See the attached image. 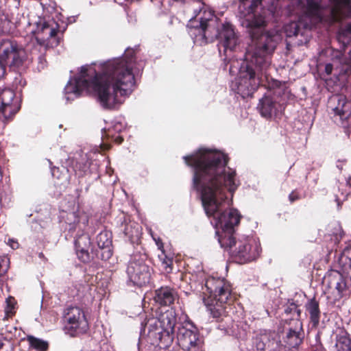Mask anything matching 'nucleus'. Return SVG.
Instances as JSON below:
<instances>
[{
    "mask_svg": "<svg viewBox=\"0 0 351 351\" xmlns=\"http://www.w3.org/2000/svg\"><path fill=\"white\" fill-rule=\"evenodd\" d=\"M186 165L193 169L192 189L200 194L202 204L206 216L213 217L216 228H221L223 237L233 236L234 227L239 226L241 215L230 208L237 188L236 171L226 167L228 157L218 151L202 148L194 154L183 156Z\"/></svg>",
    "mask_w": 351,
    "mask_h": 351,
    "instance_id": "nucleus-1",
    "label": "nucleus"
},
{
    "mask_svg": "<svg viewBox=\"0 0 351 351\" xmlns=\"http://www.w3.org/2000/svg\"><path fill=\"white\" fill-rule=\"evenodd\" d=\"M263 0H240L243 6H248L247 14L243 16V25L247 28L251 43L245 53L236 81L237 93L243 98L252 97L261 84L258 72L267 68L270 64L269 55L278 44L276 32L265 31L269 22L270 11L262 8L256 11Z\"/></svg>",
    "mask_w": 351,
    "mask_h": 351,
    "instance_id": "nucleus-2",
    "label": "nucleus"
},
{
    "mask_svg": "<svg viewBox=\"0 0 351 351\" xmlns=\"http://www.w3.org/2000/svg\"><path fill=\"white\" fill-rule=\"evenodd\" d=\"M135 55V49L128 47L122 57L101 64V71H97L91 65L82 66L80 75L75 78L71 91L80 96L84 90L92 88L104 109H114L121 103L119 95H130L135 86L132 72Z\"/></svg>",
    "mask_w": 351,
    "mask_h": 351,
    "instance_id": "nucleus-3",
    "label": "nucleus"
},
{
    "mask_svg": "<svg viewBox=\"0 0 351 351\" xmlns=\"http://www.w3.org/2000/svg\"><path fill=\"white\" fill-rule=\"evenodd\" d=\"M202 289L203 302L210 315L217 322L228 317L236 300L231 283L223 278L210 276Z\"/></svg>",
    "mask_w": 351,
    "mask_h": 351,
    "instance_id": "nucleus-4",
    "label": "nucleus"
},
{
    "mask_svg": "<svg viewBox=\"0 0 351 351\" xmlns=\"http://www.w3.org/2000/svg\"><path fill=\"white\" fill-rule=\"evenodd\" d=\"M141 337H147L151 343L162 349L169 348L174 339L176 314L173 309L160 312L157 317L152 313L140 316Z\"/></svg>",
    "mask_w": 351,
    "mask_h": 351,
    "instance_id": "nucleus-5",
    "label": "nucleus"
},
{
    "mask_svg": "<svg viewBox=\"0 0 351 351\" xmlns=\"http://www.w3.org/2000/svg\"><path fill=\"white\" fill-rule=\"evenodd\" d=\"M210 22V20L202 18L199 22L191 21L190 23L191 36H195L196 41L204 44L218 39L225 51L234 50L237 45L238 38L232 25L228 23L223 24L221 29L219 30L212 25Z\"/></svg>",
    "mask_w": 351,
    "mask_h": 351,
    "instance_id": "nucleus-6",
    "label": "nucleus"
},
{
    "mask_svg": "<svg viewBox=\"0 0 351 351\" xmlns=\"http://www.w3.org/2000/svg\"><path fill=\"white\" fill-rule=\"evenodd\" d=\"M219 242L222 247L230 250L233 261L239 264L255 261L261 251L260 243L252 237L236 240L233 236L229 235L221 237Z\"/></svg>",
    "mask_w": 351,
    "mask_h": 351,
    "instance_id": "nucleus-7",
    "label": "nucleus"
},
{
    "mask_svg": "<svg viewBox=\"0 0 351 351\" xmlns=\"http://www.w3.org/2000/svg\"><path fill=\"white\" fill-rule=\"evenodd\" d=\"M27 58L26 51L22 44L12 38L0 40V62L10 69L19 70Z\"/></svg>",
    "mask_w": 351,
    "mask_h": 351,
    "instance_id": "nucleus-8",
    "label": "nucleus"
},
{
    "mask_svg": "<svg viewBox=\"0 0 351 351\" xmlns=\"http://www.w3.org/2000/svg\"><path fill=\"white\" fill-rule=\"evenodd\" d=\"M64 330L71 337H78L89 330V324L84 309L77 306H69L64 309Z\"/></svg>",
    "mask_w": 351,
    "mask_h": 351,
    "instance_id": "nucleus-9",
    "label": "nucleus"
},
{
    "mask_svg": "<svg viewBox=\"0 0 351 351\" xmlns=\"http://www.w3.org/2000/svg\"><path fill=\"white\" fill-rule=\"evenodd\" d=\"M176 337L178 346L184 351H204V337L192 322H184L178 326Z\"/></svg>",
    "mask_w": 351,
    "mask_h": 351,
    "instance_id": "nucleus-10",
    "label": "nucleus"
},
{
    "mask_svg": "<svg viewBox=\"0 0 351 351\" xmlns=\"http://www.w3.org/2000/svg\"><path fill=\"white\" fill-rule=\"evenodd\" d=\"M152 270L141 255L134 254L128 262L126 273L134 285L143 287L149 283Z\"/></svg>",
    "mask_w": 351,
    "mask_h": 351,
    "instance_id": "nucleus-11",
    "label": "nucleus"
},
{
    "mask_svg": "<svg viewBox=\"0 0 351 351\" xmlns=\"http://www.w3.org/2000/svg\"><path fill=\"white\" fill-rule=\"evenodd\" d=\"M21 108L20 100L11 88H0V119L10 121Z\"/></svg>",
    "mask_w": 351,
    "mask_h": 351,
    "instance_id": "nucleus-12",
    "label": "nucleus"
},
{
    "mask_svg": "<svg viewBox=\"0 0 351 351\" xmlns=\"http://www.w3.org/2000/svg\"><path fill=\"white\" fill-rule=\"evenodd\" d=\"M304 338V331L300 320L292 319L288 324V326L284 328L282 339L285 347L298 348L302 343Z\"/></svg>",
    "mask_w": 351,
    "mask_h": 351,
    "instance_id": "nucleus-13",
    "label": "nucleus"
},
{
    "mask_svg": "<svg viewBox=\"0 0 351 351\" xmlns=\"http://www.w3.org/2000/svg\"><path fill=\"white\" fill-rule=\"evenodd\" d=\"M333 99L337 104L332 108L334 121L341 124L343 128L351 127V102L342 95H337Z\"/></svg>",
    "mask_w": 351,
    "mask_h": 351,
    "instance_id": "nucleus-14",
    "label": "nucleus"
},
{
    "mask_svg": "<svg viewBox=\"0 0 351 351\" xmlns=\"http://www.w3.org/2000/svg\"><path fill=\"white\" fill-rule=\"evenodd\" d=\"M331 3L330 22L341 21L343 18L351 16V0H329Z\"/></svg>",
    "mask_w": 351,
    "mask_h": 351,
    "instance_id": "nucleus-15",
    "label": "nucleus"
},
{
    "mask_svg": "<svg viewBox=\"0 0 351 351\" xmlns=\"http://www.w3.org/2000/svg\"><path fill=\"white\" fill-rule=\"evenodd\" d=\"M96 243L101 261H108L113 254L112 232L107 230H102L97 235Z\"/></svg>",
    "mask_w": 351,
    "mask_h": 351,
    "instance_id": "nucleus-16",
    "label": "nucleus"
},
{
    "mask_svg": "<svg viewBox=\"0 0 351 351\" xmlns=\"http://www.w3.org/2000/svg\"><path fill=\"white\" fill-rule=\"evenodd\" d=\"M178 298L176 289L169 286L161 287L154 291V300L160 306H171Z\"/></svg>",
    "mask_w": 351,
    "mask_h": 351,
    "instance_id": "nucleus-17",
    "label": "nucleus"
},
{
    "mask_svg": "<svg viewBox=\"0 0 351 351\" xmlns=\"http://www.w3.org/2000/svg\"><path fill=\"white\" fill-rule=\"evenodd\" d=\"M305 313L309 317L312 328H317L319 325L321 317V311L319 308V302L313 297L307 300L304 305Z\"/></svg>",
    "mask_w": 351,
    "mask_h": 351,
    "instance_id": "nucleus-18",
    "label": "nucleus"
},
{
    "mask_svg": "<svg viewBox=\"0 0 351 351\" xmlns=\"http://www.w3.org/2000/svg\"><path fill=\"white\" fill-rule=\"evenodd\" d=\"M322 0H306V5H303V14L308 19H315L319 21L323 20V7Z\"/></svg>",
    "mask_w": 351,
    "mask_h": 351,
    "instance_id": "nucleus-19",
    "label": "nucleus"
},
{
    "mask_svg": "<svg viewBox=\"0 0 351 351\" xmlns=\"http://www.w3.org/2000/svg\"><path fill=\"white\" fill-rule=\"evenodd\" d=\"M73 170L78 178H82L86 175L97 171V165L91 160L86 158H81L73 165Z\"/></svg>",
    "mask_w": 351,
    "mask_h": 351,
    "instance_id": "nucleus-20",
    "label": "nucleus"
},
{
    "mask_svg": "<svg viewBox=\"0 0 351 351\" xmlns=\"http://www.w3.org/2000/svg\"><path fill=\"white\" fill-rule=\"evenodd\" d=\"M121 231L131 243H138L140 240L141 230L138 223L124 220L121 225Z\"/></svg>",
    "mask_w": 351,
    "mask_h": 351,
    "instance_id": "nucleus-21",
    "label": "nucleus"
},
{
    "mask_svg": "<svg viewBox=\"0 0 351 351\" xmlns=\"http://www.w3.org/2000/svg\"><path fill=\"white\" fill-rule=\"evenodd\" d=\"M76 257L80 262L84 264H95L99 260L101 261L99 250H97L95 246L91 247L90 249H85V250H83L80 253L77 254Z\"/></svg>",
    "mask_w": 351,
    "mask_h": 351,
    "instance_id": "nucleus-22",
    "label": "nucleus"
},
{
    "mask_svg": "<svg viewBox=\"0 0 351 351\" xmlns=\"http://www.w3.org/2000/svg\"><path fill=\"white\" fill-rule=\"evenodd\" d=\"M276 106V102L271 97L265 96L259 103L261 114L265 118L271 117L272 114L277 110Z\"/></svg>",
    "mask_w": 351,
    "mask_h": 351,
    "instance_id": "nucleus-23",
    "label": "nucleus"
},
{
    "mask_svg": "<svg viewBox=\"0 0 351 351\" xmlns=\"http://www.w3.org/2000/svg\"><path fill=\"white\" fill-rule=\"evenodd\" d=\"M73 244L75 255L85 250V249H90L95 246L89 234L84 232L76 236Z\"/></svg>",
    "mask_w": 351,
    "mask_h": 351,
    "instance_id": "nucleus-24",
    "label": "nucleus"
},
{
    "mask_svg": "<svg viewBox=\"0 0 351 351\" xmlns=\"http://www.w3.org/2000/svg\"><path fill=\"white\" fill-rule=\"evenodd\" d=\"M160 265L167 274L173 272L174 254L171 252H162L158 255Z\"/></svg>",
    "mask_w": 351,
    "mask_h": 351,
    "instance_id": "nucleus-25",
    "label": "nucleus"
},
{
    "mask_svg": "<svg viewBox=\"0 0 351 351\" xmlns=\"http://www.w3.org/2000/svg\"><path fill=\"white\" fill-rule=\"evenodd\" d=\"M29 343V348L36 351H47L49 349V343L47 341L36 338L32 335H28L26 337Z\"/></svg>",
    "mask_w": 351,
    "mask_h": 351,
    "instance_id": "nucleus-26",
    "label": "nucleus"
},
{
    "mask_svg": "<svg viewBox=\"0 0 351 351\" xmlns=\"http://www.w3.org/2000/svg\"><path fill=\"white\" fill-rule=\"evenodd\" d=\"M254 343L258 351H266L269 346V339L266 334H260L254 338Z\"/></svg>",
    "mask_w": 351,
    "mask_h": 351,
    "instance_id": "nucleus-27",
    "label": "nucleus"
},
{
    "mask_svg": "<svg viewBox=\"0 0 351 351\" xmlns=\"http://www.w3.org/2000/svg\"><path fill=\"white\" fill-rule=\"evenodd\" d=\"M337 38L344 46L350 45L351 41V24H348L340 29Z\"/></svg>",
    "mask_w": 351,
    "mask_h": 351,
    "instance_id": "nucleus-28",
    "label": "nucleus"
},
{
    "mask_svg": "<svg viewBox=\"0 0 351 351\" xmlns=\"http://www.w3.org/2000/svg\"><path fill=\"white\" fill-rule=\"evenodd\" d=\"M41 33L47 36V38H54L58 32V25L56 24V27L51 26L49 22H44L40 28Z\"/></svg>",
    "mask_w": 351,
    "mask_h": 351,
    "instance_id": "nucleus-29",
    "label": "nucleus"
},
{
    "mask_svg": "<svg viewBox=\"0 0 351 351\" xmlns=\"http://www.w3.org/2000/svg\"><path fill=\"white\" fill-rule=\"evenodd\" d=\"M285 32L287 37L297 36L300 32V24L299 22L292 21L285 26Z\"/></svg>",
    "mask_w": 351,
    "mask_h": 351,
    "instance_id": "nucleus-30",
    "label": "nucleus"
},
{
    "mask_svg": "<svg viewBox=\"0 0 351 351\" xmlns=\"http://www.w3.org/2000/svg\"><path fill=\"white\" fill-rule=\"evenodd\" d=\"M337 351H351V339L341 337L336 343Z\"/></svg>",
    "mask_w": 351,
    "mask_h": 351,
    "instance_id": "nucleus-31",
    "label": "nucleus"
},
{
    "mask_svg": "<svg viewBox=\"0 0 351 351\" xmlns=\"http://www.w3.org/2000/svg\"><path fill=\"white\" fill-rule=\"evenodd\" d=\"M285 313L287 315H293V316H295V317L293 319L300 320L302 312L301 310L298 308V306L294 302H292L285 308ZM292 319H291V321Z\"/></svg>",
    "mask_w": 351,
    "mask_h": 351,
    "instance_id": "nucleus-32",
    "label": "nucleus"
},
{
    "mask_svg": "<svg viewBox=\"0 0 351 351\" xmlns=\"http://www.w3.org/2000/svg\"><path fill=\"white\" fill-rule=\"evenodd\" d=\"M14 80L12 82V86L15 88L19 87H24L26 84V81L20 73H14Z\"/></svg>",
    "mask_w": 351,
    "mask_h": 351,
    "instance_id": "nucleus-33",
    "label": "nucleus"
},
{
    "mask_svg": "<svg viewBox=\"0 0 351 351\" xmlns=\"http://www.w3.org/2000/svg\"><path fill=\"white\" fill-rule=\"evenodd\" d=\"M69 216V217H68V218H67L68 220L73 219V223H69V231L75 230L76 229L77 225H78L80 223V219H82V217H80L77 215L76 213H70Z\"/></svg>",
    "mask_w": 351,
    "mask_h": 351,
    "instance_id": "nucleus-34",
    "label": "nucleus"
},
{
    "mask_svg": "<svg viewBox=\"0 0 351 351\" xmlns=\"http://www.w3.org/2000/svg\"><path fill=\"white\" fill-rule=\"evenodd\" d=\"M346 282L342 277H339V280L337 281L335 285V289L337 290L339 295H341L343 291L346 289Z\"/></svg>",
    "mask_w": 351,
    "mask_h": 351,
    "instance_id": "nucleus-35",
    "label": "nucleus"
},
{
    "mask_svg": "<svg viewBox=\"0 0 351 351\" xmlns=\"http://www.w3.org/2000/svg\"><path fill=\"white\" fill-rule=\"evenodd\" d=\"M14 306L13 304L10 303H8L7 306L5 309V318L4 319H9L10 317H12L15 311H14Z\"/></svg>",
    "mask_w": 351,
    "mask_h": 351,
    "instance_id": "nucleus-36",
    "label": "nucleus"
},
{
    "mask_svg": "<svg viewBox=\"0 0 351 351\" xmlns=\"http://www.w3.org/2000/svg\"><path fill=\"white\" fill-rule=\"evenodd\" d=\"M152 238L160 252L167 251L164 247L162 240L160 237H155L154 235H152Z\"/></svg>",
    "mask_w": 351,
    "mask_h": 351,
    "instance_id": "nucleus-37",
    "label": "nucleus"
},
{
    "mask_svg": "<svg viewBox=\"0 0 351 351\" xmlns=\"http://www.w3.org/2000/svg\"><path fill=\"white\" fill-rule=\"evenodd\" d=\"M300 199V194L296 191H293L289 195V201L293 203L296 200H298Z\"/></svg>",
    "mask_w": 351,
    "mask_h": 351,
    "instance_id": "nucleus-38",
    "label": "nucleus"
},
{
    "mask_svg": "<svg viewBox=\"0 0 351 351\" xmlns=\"http://www.w3.org/2000/svg\"><path fill=\"white\" fill-rule=\"evenodd\" d=\"M41 5L43 7L44 9L48 8V7L53 8L55 5V2L52 0H49V3H47V0H39Z\"/></svg>",
    "mask_w": 351,
    "mask_h": 351,
    "instance_id": "nucleus-39",
    "label": "nucleus"
},
{
    "mask_svg": "<svg viewBox=\"0 0 351 351\" xmlns=\"http://www.w3.org/2000/svg\"><path fill=\"white\" fill-rule=\"evenodd\" d=\"M8 244L14 250L18 249L19 247V243L14 239H9Z\"/></svg>",
    "mask_w": 351,
    "mask_h": 351,
    "instance_id": "nucleus-40",
    "label": "nucleus"
},
{
    "mask_svg": "<svg viewBox=\"0 0 351 351\" xmlns=\"http://www.w3.org/2000/svg\"><path fill=\"white\" fill-rule=\"evenodd\" d=\"M51 174L57 179L61 178V173H59V167H53L51 168Z\"/></svg>",
    "mask_w": 351,
    "mask_h": 351,
    "instance_id": "nucleus-41",
    "label": "nucleus"
},
{
    "mask_svg": "<svg viewBox=\"0 0 351 351\" xmlns=\"http://www.w3.org/2000/svg\"><path fill=\"white\" fill-rule=\"evenodd\" d=\"M8 66L5 65V64H1L0 62V80H2L5 75V73H6V67Z\"/></svg>",
    "mask_w": 351,
    "mask_h": 351,
    "instance_id": "nucleus-42",
    "label": "nucleus"
},
{
    "mask_svg": "<svg viewBox=\"0 0 351 351\" xmlns=\"http://www.w3.org/2000/svg\"><path fill=\"white\" fill-rule=\"evenodd\" d=\"M333 69V66L332 64L328 63L325 66V72L326 74L330 75L332 73Z\"/></svg>",
    "mask_w": 351,
    "mask_h": 351,
    "instance_id": "nucleus-43",
    "label": "nucleus"
},
{
    "mask_svg": "<svg viewBox=\"0 0 351 351\" xmlns=\"http://www.w3.org/2000/svg\"><path fill=\"white\" fill-rule=\"evenodd\" d=\"M281 86V82L278 80H274L271 84H269L270 88H279Z\"/></svg>",
    "mask_w": 351,
    "mask_h": 351,
    "instance_id": "nucleus-44",
    "label": "nucleus"
},
{
    "mask_svg": "<svg viewBox=\"0 0 351 351\" xmlns=\"http://www.w3.org/2000/svg\"><path fill=\"white\" fill-rule=\"evenodd\" d=\"M4 261L3 259H0V277H2L5 275L7 273V269L3 270L2 269V265L1 262H3Z\"/></svg>",
    "mask_w": 351,
    "mask_h": 351,
    "instance_id": "nucleus-45",
    "label": "nucleus"
},
{
    "mask_svg": "<svg viewBox=\"0 0 351 351\" xmlns=\"http://www.w3.org/2000/svg\"><path fill=\"white\" fill-rule=\"evenodd\" d=\"M114 141L117 144L119 145L123 141V138L121 136H117L115 137Z\"/></svg>",
    "mask_w": 351,
    "mask_h": 351,
    "instance_id": "nucleus-46",
    "label": "nucleus"
},
{
    "mask_svg": "<svg viewBox=\"0 0 351 351\" xmlns=\"http://www.w3.org/2000/svg\"><path fill=\"white\" fill-rule=\"evenodd\" d=\"M5 341V339L3 337V335L0 334V350L3 348Z\"/></svg>",
    "mask_w": 351,
    "mask_h": 351,
    "instance_id": "nucleus-47",
    "label": "nucleus"
},
{
    "mask_svg": "<svg viewBox=\"0 0 351 351\" xmlns=\"http://www.w3.org/2000/svg\"><path fill=\"white\" fill-rule=\"evenodd\" d=\"M346 162V160H343L342 162L340 161V160H338V162H337L338 163L337 165V167L338 169H339L340 170H342V169H343V163L342 162Z\"/></svg>",
    "mask_w": 351,
    "mask_h": 351,
    "instance_id": "nucleus-48",
    "label": "nucleus"
},
{
    "mask_svg": "<svg viewBox=\"0 0 351 351\" xmlns=\"http://www.w3.org/2000/svg\"><path fill=\"white\" fill-rule=\"evenodd\" d=\"M347 184L351 188V177H349L347 180Z\"/></svg>",
    "mask_w": 351,
    "mask_h": 351,
    "instance_id": "nucleus-49",
    "label": "nucleus"
},
{
    "mask_svg": "<svg viewBox=\"0 0 351 351\" xmlns=\"http://www.w3.org/2000/svg\"><path fill=\"white\" fill-rule=\"evenodd\" d=\"M82 219L84 221V224L88 223V219L86 216H84Z\"/></svg>",
    "mask_w": 351,
    "mask_h": 351,
    "instance_id": "nucleus-50",
    "label": "nucleus"
},
{
    "mask_svg": "<svg viewBox=\"0 0 351 351\" xmlns=\"http://www.w3.org/2000/svg\"><path fill=\"white\" fill-rule=\"evenodd\" d=\"M336 201L337 202L338 207H340L341 204H340V201H339V199L338 198V197H336Z\"/></svg>",
    "mask_w": 351,
    "mask_h": 351,
    "instance_id": "nucleus-51",
    "label": "nucleus"
},
{
    "mask_svg": "<svg viewBox=\"0 0 351 351\" xmlns=\"http://www.w3.org/2000/svg\"><path fill=\"white\" fill-rule=\"evenodd\" d=\"M39 257H40V258H44V254H43V252H40V253L39 254Z\"/></svg>",
    "mask_w": 351,
    "mask_h": 351,
    "instance_id": "nucleus-52",
    "label": "nucleus"
},
{
    "mask_svg": "<svg viewBox=\"0 0 351 351\" xmlns=\"http://www.w3.org/2000/svg\"><path fill=\"white\" fill-rule=\"evenodd\" d=\"M7 351H14V348L12 347H11L10 350H7Z\"/></svg>",
    "mask_w": 351,
    "mask_h": 351,
    "instance_id": "nucleus-53",
    "label": "nucleus"
},
{
    "mask_svg": "<svg viewBox=\"0 0 351 351\" xmlns=\"http://www.w3.org/2000/svg\"><path fill=\"white\" fill-rule=\"evenodd\" d=\"M316 338H317V339H319V333L317 335Z\"/></svg>",
    "mask_w": 351,
    "mask_h": 351,
    "instance_id": "nucleus-54",
    "label": "nucleus"
}]
</instances>
